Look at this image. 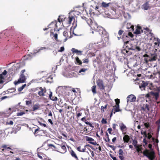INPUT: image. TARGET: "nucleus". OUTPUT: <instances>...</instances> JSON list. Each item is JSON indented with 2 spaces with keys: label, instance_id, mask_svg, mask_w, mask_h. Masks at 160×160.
<instances>
[{
  "label": "nucleus",
  "instance_id": "62",
  "mask_svg": "<svg viewBox=\"0 0 160 160\" xmlns=\"http://www.w3.org/2000/svg\"><path fill=\"white\" fill-rule=\"evenodd\" d=\"M117 126V125L115 124H113L112 125V128L114 130H115L116 129V127Z\"/></svg>",
  "mask_w": 160,
  "mask_h": 160
},
{
  "label": "nucleus",
  "instance_id": "9",
  "mask_svg": "<svg viewBox=\"0 0 160 160\" xmlns=\"http://www.w3.org/2000/svg\"><path fill=\"white\" fill-rule=\"evenodd\" d=\"M148 85V83L147 82L142 81L139 83V88L142 90H144L145 89V88Z\"/></svg>",
  "mask_w": 160,
  "mask_h": 160
},
{
  "label": "nucleus",
  "instance_id": "32",
  "mask_svg": "<svg viewBox=\"0 0 160 160\" xmlns=\"http://www.w3.org/2000/svg\"><path fill=\"white\" fill-rule=\"evenodd\" d=\"M157 56L156 55H153L151 58L150 61H155L157 59Z\"/></svg>",
  "mask_w": 160,
  "mask_h": 160
},
{
  "label": "nucleus",
  "instance_id": "44",
  "mask_svg": "<svg viewBox=\"0 0 160 160\" xmlns=\"http://www.w3.org/2000/svg\"><path fill=\"white\" fill-rule=\"evenodd\" d=\"M2 147L5 149H9L12 150V149L11 148H10L9 147H7V145H3L2 146Z\"/></svg>",
  "mask_w": 160,
  "mask_h": 160
},
{
  "label": "nucleus",
  "instance_id": "31",
  "mask_svg": "<svg viewBox=\"0 0 160 160\" xmlns=\"http://www.w3.org/2000/svg\"><path fill=\"white\" fill-rule=\"evenodd\" d=\"M140 146L139 145H138L137 146H136V147H135V148L136 149L137 151L138 152H141V148L140 147Z\"/></svg>",
  "mask_w": 160,
  "mask_h": 160
},
{
  "label": "nucleus",
  "instance_id": "45",
  "mask_svg": "<svg viewBox=\"0 0 160 160\" xmlns=\"http://www.w3.org/2000/svg\"><path fill=\"white\" fill-rule=\"evenodd\" d=\"M123 32L124 31L123 30H120L118 31V34L119 36H121L123 34Z\"/></svg>",
  "mask_w": 160,
  "mask_h": 160
},
{
  "label": "nucleus",
  "instance_id": "3",
  "mask_svg": "<svg viewBox=\"0 0 160 160\" xmlns=\"http://www.w3.org/2000/svg\"><path fill=\"white\" fill-rule=\"evenodd\" d=\"M144 155L150 160H153L155 158V153L153 151H151L150 152H147L144 154Z\"/></svg>",
  "mask_w": 160,
  "mask_h": 160
},
{
  "label": "nucleus",
  "instance_id": "41",
  "mask_svg": "<svg viewBox=\"0 0 160 160\" xmlns=\"http://www.w3.org/2000/svg\"><path fill=\"white\" fill-rule=\"evenodd\" d=\"M96 86L94 85L92 86V92L94 94L96 93Z\"/></svg>",
  "mask_w": 160,
  "mask_h": 160
},
{
  "label": "nucleus",
  "instance_id": "12",
  "mask_svg": "<svg viewBox=\"0 0 160 160\" xmlns=\"http://www.w3.org/2000/svg\"><path fill=\"white\" fill-rule=\"evenodd\" d=\"M7 71L4 70L1 74H0V84L4 82V77L3 75H5L7 74Z\"/></svg>",
  "mask_w": 160,
  "mask_h": 160
},
{
  "label": "nucleus",
  "instance_id": "36",
  "mask_svg": "<svg viewBox=\"0 0 160 160\" xmlns=\"http://www.w3.org/2000/svg\"><path fill=\"white\" fill-rule=\"evenodd\" d=\"M129 51H127V50L126 49H124L122 51V52L125 55H126L128 54H129L128 53Z\"/></svg>",
  "mask_w": 160,
  "mask_h": 160
},
{
  "label": "nucleus",
  "instance_id": "46",
  "mask_svg": "<svg viewBox=\"0 0 160 160\" xmlns=\"http://www.w3.org/2000/svg\"><path fill=\"white\" fill-rule=\"evenodd\" d=\"M53 101H56L57 100V98L55 96H52V97H51L50 98Z\"/></svg>",
  "mask_w": 160,
  "mask_h": 160
},
{
  "label": "nucleus",
  "instance_id": "6",
  "mask_svg": "<svg viewBox=\"0 0 160 160\" xmlns=\"http://www.w3.org/2000/svg\"><path fill=\"white\" fill-rule=\"evenodd\" d=\"M97 32H98L100 34H102L103 36H106V34H108L104 28L101 26H99L98 28V30H96Z\"/></svg>",
  "mask_w": 160,
  "mask_h": 160
},
{
  "label": "nucleus",
  "instance_id": "2",
  "mask_svg": "<svg viewBox=\"0 0 160 160\" xmlns=\"http://www.w3.org/2000/svg\"><path fill=\"white\" fill-rule=\"evenodd\" d=\"M143 29L145 30L144 32L145 34L148 37L150 40H152L153 38L155 39L156 38H155L154 34L152 33V30L149 29L148 28H143Z\"/></svg>",
  "mask_w": 160,
  "mask_h": 160
},
{
  "label": "nucleus",
  "instance_id": "13",
  "mask_svg": "<svg viewBox=\"0 0 160 160\" xmlns=\"http://www.w3.org/2000/svg\"><path fill=\"white\" fill-rule=\"evenodd\" d=\"M107 68L110 70V72L112 73L113 72V71L116 70V67L114 63H112V64L108 66Z\"/></svg>",
  "mask_w": 160,
  "mask_h": 160
},
{
  "label": "nucleus",
  "instance_id": "53",
  "mask_svg": "<svg viewBox=\"0 0 160 160\" xmlns=\"http://www.w3.org/2000/svg\"><path fill=\"white\" fill-rule=\"evenodd\" d=\"M74 18L73 17L71 16V17H69V23H71V22H72V19Z\"/></svg>",
  "mask_w": 160,
  "mask_h": 160
},
{
  "label": "nucleus",
  "instance_id": "19",
  "mask_svg": "<svg viewBox=\"0 0 160 160\" xmlns=\"http://www.w3.org/2000/svg\"><path fill=\"white\" fill-rule=\"evenodd\" d=\"M98 86L99 87L101 90H104V86L103 85V82L100 81L98 83Z\"/></svg>",
  "mask_w": 160,
  "mask_h": 160
},
{
  "label": "nucleus",
  "instance_id": "1",
  "mask_svg": "<svg viewBox=\"0 0 160 160\" xmlns=\"http://www.w3.org/2000/svg\"><path fill=\"white\" fill-rule=\"evenodd\" d=\"M108 41V35L106 34V36H102L101 39L96 43V46L98 48H103L106 46Z\"/></svg>",
  "mask_w": 160,
  "mask_h": 160
},
{
  "label": "nucleus",
  "instance_id": "24",
  "mask_svg": "<svg viewBox=\"0 0 160 160\" xmlns=\"http://www.w3.org/2000/svg\"><path fill=\"white\" fill-rule=\"evenodd\" d=\"M142 8L144 9L145 10H148L149 8V5L148 2H146L142 5Z\"/></svg>",
  "mask_w": 160,
  "mask_h": 160
},
{
  "label": "nucleus",
  "instance_id": "38",
  "mask_svg": "<svg viewBox=\"0 0 160 160\" xmlns=\"http://www.w3.org/2000/svg\"><path fill=\"white\" fill-rule=\"evenodd\" d=\"M76 62L78 64V65H80L82 64V62L81 60L79 59V58L77 57L76 58Z\"/></svg>",
  "mask_w": 160,
  "mask_h": 160
},
{
  "label": "nucleus",
  "instance_id": "25",
  "mask_svg": "<svg viewBox=\"0 0 160 160\" xmlns=\"http://www.w3.org/2000/svg\"><path fill=\"white\" fill-rule=\"evenodd\" d=\"M88 70V68H83L81 69L78 72L81 73L82 75H84L85 72Z\"/></svg>",
  "mask_w": 160,
  "mask_h": 160
},
{
  "label": "nucleus",
  "instance_id": "59",
  "mask_svg": "<svg viewBox=\"0 0 160 160\" xmlns=\"http://www.w3.org/2000/svg\"><path fill=\"white\" fill-rule=\"evenodd\" d=\"M119 157L121 160H124V157L123 155H119Z\"/></svg>",
  "mask_w": 160,
  "mask_h": 160
},
{
  "label": "nucleus",
  "instance_id": "50",
  "mask_svg": "<svg viewBox=\"0 0 160 160\" xmlns=\"http://www.w3.org/2000/svg\"><path fill=\"white\" fill-rule=\"evenodd\" d=\"M25 114V112H18L17 113V116H21L23 115V114Z\"/></svg>",
  "mask_w": 160,
  "mask_h": 160
},
{
  "label": "nucleus",
  "instance_id": "16",
  "mask_svg": "<svg viewBox=\"0 0 160 160\" xmlns=\"http://www.w3.org/2000/svg\"><path fill=\"white\" fill-rule=\"evenodd\" d=\"M141 109L144 111L146 112H148L149 110V105L147 104L143 105V106L141 107Z\"/></svg>",
  "mask_w": 160,
  "mask_h": 160
},
{
  "label": "nucleus",
  "instance_id": "42",
  "mask_svg": "<svg viewBox=\"0 0 160 160\" xmlns=\"http://www.w3.org/2000/svg\"><path fill=\"white\" fill-rule=\"evenodd\" d=\"M107 104L105 106H104V107L103 106H102L101 107V109L102 111L103 112H104L105 111L104 109L106 110L107 109Z\"/></svg>",
  "mask_w": 160,
  "mask_h": 160
},
{
  "label": "nucleus",
  "instance_id": "20",
  "mask_svg": "<svg viewBox=\"0 0 160 160\" xmlns=\"http://www.w3.org/2000/svg\"><path fill=\"white\" fill-rule=\"evenodd\" d=\"M71 51L73 53H76L78 55H81L82 52V51L78 50L74 48H72L71 49Z\"/></svg>",
  "mask_w": 160,
  "mask_h": 160
},
{
  "label": "nucleus",
  "instance_id": "30",
  "mask_svg": "<svg viewBox=\"0 0 160 160\" xmlns=\"http://www.w3.org/2000/svg\"><path fill=\"white\" fill-rule=\"evenodd\" d=\"M116 12H117V11L116 10H115V11L113 10L112 12V14L113 15H114L115 16V17L114 18V19L118 18L119 16V14L117 15L116 14Z\"/></svg>",
  "mask_w": 160,
  "mask_h": 160
},
{
  "label": "nucleus",
  "instance_id": "22",
  "mask_svg": "<svg viewBox=\"0 0 160 160\" xmlns=\"http://www.w3.org/2000/svg\"><path fill=\"white\" fill-rule=\"evenodd\" d=\"M129 49L131 50H136L138 51H140L141 50V48L140 47L136 46H131V47Z\"/></svg>",
  "mask_w": 160,
  "mask_h": 160
},
{
  "label": "nucleus",
  "instance_id": "23",
  "mask_svg": "<svg viewBox=\"0 0 160 160\" xmlns=\"http://www.w3.org/2000/svg\"><path fill=\"white\" fill-rule=\"evenodd\" d=\"M96 46V43H90L87 46V48L88 49H91L93 48L95 46Z\"/></svg>",
  "mask_w": 160,
  "mask_h": 160
},
{
  "label": "nucleus",
  "instance_id": "7",
  "mask_svg": "<svg viewBox=\"0 0 160 160\" xmlns=\"http://www.w3.org/2000/svg\"><path fill=\"white\" fill-rule=\"evenodd\" d=\"M86 139L87 141L88 142V143L93 145L97 146L99 145L98 144H97L96 141H94V140L92 138L90 137L86 136Z\"/></svg>",
  "mask_w": 160,
  "mask_h": 160
},
{
  "label": "nucleus",
  "instance_id": "61",
  "mask_svg": "<svg viewBox=\"0 0 160 160\" xmlns=\"http://www.w3.org/2000/svg\"><path fill=\"white\" fill-rule=\"evenodd\" d=\"M38 123H39L40 125L42 126H43L44 127H46V124L44 123H42L40 122H38Z\"/></svg>",
  "mask_w": 160,
  "mask_h": 160
},
{
  "label": "nucleus",
  "instance_id": "10",
  "mask_svg": "<svg viewBox=\"0 0 160 160\" xmlns=\"http://www.w3.org/2000/svg\"><path fill=\"white\" fill-rule=\"evenodd\" d=\"M115 101L117 105L115 106V108L114 109V111L113 112L114 113H115L116 112H119L120 111L119 109V99H115Z\"/></svg>",
  "mask_w": 160,
  "mask_h": 160
},
{
  "label": "nucleus",
  "instance_id": "39",
  "mask_svg": "<svg viewBox=\"0 0 160 160\" xmlns=\"http://www.w3.org/2000/svg\"><path fill=\"white\" fill-rule=\"evenodd\" d=\"M26 86V84H24V85H22V86L21 87H20L18 88V91L20 92L22 91L25 87Z\"/></svg>",
  "mask_w": 160,
  "mask_h": 160
},
{
  "label": "nucleus",
  "instance_id": "8",
  "mask_svg": "<svg viewBox=\"0 0 160 160\" xmlns=\"http://www.w3.org/2000/svg\"><path fill=\"white\" fill-rule=\"evenodd\" d=\"M136 100V97L133 94H131L128 96L127 97V102H134Z\"/></svg>",
  "mask_w": 160,
  "mask_h": 160
},
{
  "label": "nucleus",
  "instance_id": "57",
  "mask_svg": "<svg viewBox=\"0 0 160 160\" xmlns=\"http://www.w3.org/2000/svg\"><path fill=\"white\" fill-rule=\"evenodd\" d=\"M26 103L27 105H28L31 104L32 102L31 101H26Z\"/></svg>",
  "mask_w": 160,
  "mask_h": 160
},
{
  "label": "nucleus",
  "instance_id": "48",
  "mask_svg": "<svg viewBox=\"0 0 160 160\" xmlns=\"http://www.w3.org/2000/svg\"><path fill=\"white\" fill-rule=\"evenodd\" d=\"M87 147H90L92 150H95V149L93 148L92 146H91L89 144H87L84 146V148H85V150H86V148Z\"/></svg>",
  "mask_w": 160,
  "mask_h": 160
},
{
  "label": "nucleus",
  "instance_id": "27",
  "mask_svg": "<svg viewBox=\"0 0 160 160\" xmlns=\"http://www.w3.org/2000/svg\"><path fill=\"white\" fill-rule=\"evenodd\" d=\"M119 127L121 130L122 131H123L124 129L126 128V126L122 123L120 124Z\"/></svg>",
  "mask_w": 160,
  "mask_h": 160
},
{
  "label": "nucleus",
  "instance_id": "56",
  "mask_svg": "<svg viewBox=\"0 0 160 160\" xmlns=\"http://www.w3.org/2000/svg\"><path fill=\"white\" fill-rule=\"evenodd\" d=\"M144 125L145 126V127L147 128H148L150 126L149 124L147 122L145 123L144 124Z\"/></svg>",
  "mask_w": 160,
  "mask_h": 160
},
{
  "label": "nucleus",
  "instance_id": "17",
  "mask_svg": "<svg viewBox=\"0 0 160 160\" xmlns=\"http://www.w3.org/2000/svg\"><path fill=\"white\" fill-rule=\"evenodd\" d=\"M99 26L98 25V24L96 22H94L93 23H92V24L91 25V26L90 27L92 29L96 31V30H98V28Z\"/></svg>",
  "mask_w": 160,
  "mask_h": 160
},
{
  "label": "nucleus",
  "instance_id": "55",
  "mask_svg": "<svg viewBox=\"0 0 160 160\" xmlns=\"http://www.w3.org/2000/svg\"><path fill=\"white\" fill-rule=\"evenodd\" d=\"M64 50V47H62L60 48V49L58 51V52H62Z\"/></svg>",
  "mask_w": 160,
  "mask_h": 160
},
{
  "label": "nucleus",
  "instance_id": "51",
  "mask_svg": "<svg viewBox=\"0 0 160 160\" xmlns=\"http://www.w3.org/2000/svg\"><path fill=\"white\" fill-rule=\"evenodd\" d=\"M6 124L8 125H12L13 124V122L12 121H8L6 122Z\"/></svg>",
  "mask_w": 160,
  "mask_h": 160
},
{
  "label": "nucleus",
  "instance_id": "15",
  "mask_svg": "<svg viewBox=\"0 0 160 160\" xmlns=\"http://www.w3.org/2000/svg\"><path fill=\"white\" fill-rule=\"evenodd\" d=\"M66 144V143H63L61 145H59L60 146L61 149H62V152H61V153H64L66 152L67 148L65 146Z\"/></svg>",
  "mask_w": 160,
  "mask_h": 160
},
{
  "label": "nucleus",
  "instance_id": "58",
  "mask_svg": "<svg viewBox=\"0 0 160 160\" xmlns=\"http://www.w3.org/2000/svg\"><path fill=\"white\" fill-rule=\"evenodd\" d=\"M88 149L90 152L92 157H94V154L93 152L91 151V150L90 149Z\"/></svg>",
  "mask_w": 160,
  "mask_h": 160
},
{
  "label": "nucleus",
  "instance_id": "47",
  "mask_svg": "<svg viewBox=\"0 0 160 160\" xmlns=\"http://www.w3.org/2000/svg\"><path fill=\"white\" fill-rule=\"evenodd\" d=\"M118 153L119 155H123L124 152L122 149H120L119 150Z\"/></svg>",
  "mask_w": 160,
  "mask_h": 160
},
{
  "label": "nucleus",
  "instance_id": "18",
  "mask_svg": "<svg viewBox=\"0 0 160 160\" xmlns=\"http://www.w3.org/2000/svg\"><path fill=\"white\" fill-rule=\"evenodd\" d=\"M82 121L86 123V124L89 125L90 127H92V128H94V126L92 125V124L91 123L87 121L86 119V117H84L82 118L81 120Z\"/></svg>",
  "mask_w": 160,
  "mask_h": 160
},
{
  "label": "nucleus",
  "instance_id": "29",
  "mask_svg": "<svg viewBox=\"0 0 160 160\" xmlns=\"http://www.w3.org/2000/svg\"><path fill=\"white\" fill-rule=\"evenodd\" d=\"M70 153L72 156V157H74L75 158L76 160H78V158L77 157L76 153L73 150H71L70 152Z\"/></svg>",
  "mask_w": 160,
  "mask_h": 160
},
{
  "label": "nucleus",
  "instance_id": "63",
  "mask_svg": "<svg viewBox=\"0 0 160 160\" xmlns=\"http://www.w3.org/2000/svg\"><path fill=\"white\" fill-rule=\"evenodd\" d=\"M148 147L150 149V150H151V151H153V149L152 148V145L149 144L148 145Z\"/></svg>",
  "mask_w": 160,
  "mask_h": 160
},
{
  "label": "nucleus",
  "instance_id": "37",
  "mask_svg": "<svg viewBox=\"0 0 160 160\" xmlns=\"http://www.w3.org/2000/svg\"><path fill=\"white\" fill-rule=\"evenodd\" d=\"M51 33L53 35V37L57 41L58 40V34L57 33L54 34L53 32H52V31H51Z\"/></svg>",
  "mask_w": 160,
  "mask_h": 160
},
{
  "label": "nucleus",
  "instance_id": "34",
  "mask_svg": "<svg viewBox=\"0 0 160 160\" xmlns=\"http://www.w3.org/2000/svg\"><path fill=\"white\" fill-rule=\"evenodd\" d=\"M109 3H106L105 2H102V6L105 8H106L108 7L109 6Z\"/></svg>",
  "mask_w": 160,
  "mask_h": 160
},
{
  "label": "nucleus",
  "instance_id": "21",
  "mask_svg": "<svg viewBox=\"0 0 160 160\" xmlns=\"http://www.w3.org/2000/svg\"><path fill=\"white\" fill-rule=\"evenodd\" d=\"M40 105L38 104L37 103L33 105L32 108V111H35L36 110L39 109L40 108Z\"/></svg>",
  "mask_w": 160,
  "mask_h": 160
},
{
  "label": "nucleus",
  "instance_id": "54",
  "mask_svg": "<svg viewBox=\"0 0 160 160\" xmlns=\"http://www.w3.org/2000/svg\"><path fill=\"white\" fill-rule=\"evenodd\" d=\"M102 123L103 124H106L107 123V121L106 119L102 118Z\"/></svg>",
  "mask_w": 160,
  "mask_h": 160
},
{
  "label": "nucleus",
  "instance_id": "5",
  "mask_svg": "<svg viewBox=\"0 0 160 160\" xmlns=\"http://www.w3.org/2000/svg\"><path fill=\"white\" fill-rule=\"evenodd\" d=\"M58 24V22L56 21H55L53 22H52L48 26V28H54V31H59V29H57V28L58 26L57 24Z\"/></svg>",
  "mask_w": 160,
  "mask_h": 160
},
{
  "label": "nucleus",
  "instance_id": "52",
  "mask_svg": "<svg viewBox=\"0 0 160 160\" xmlns=\"http://www.w3.org/2000/svg\"><path fill=\"white\" fill-rule=\"evenodd\" d=\"M129 38L127 36V35H125L124 33L123 34V36L122 37V39H123V41H124V42H125V38Z\"/></svg>",
  "mask_w": 160,
  "mask_h": 160
},
{
  "label": "nucleus",
  "instance_id": "60",
  "mask_svg": "<svg viewBox=\"0 0 160 160\" xmlns=\"http://www.w3.org/2000/svg\"><path fill=\"white\" fill-rule=\"evenodd\" d=\"M112 131V129L111 128H109L108 129V132L110 134H111V132Z\"/></svg>",
  "mask_w": 160,
  "mask_h": 160
},
{
  "label": "nucleus",
  "instance_id": "40",
  "mask_svg": "<svg viewBox=\"0 0 160 160\" xmlns=\"http://www.w3.org/2000/svg\"><path fill=\"white\" fill-rule=\"evenodd\" d=\"M137 143L138 142L137 140L134 139L132 140V144L134 145V147L138 146Z\"/></svg>",
  "mask_w": 160,
  "mask_h": 160
},
{
  "label": "nucleus",
  "instance_id": "64",
  "mask_svg": "<svg viewBox=\"0 0 160 160\" xmlns=\"http://www.w3.org/2000/svg\"><path fill=\"white\" fill-rule=\"evenodd\" d=\"M128 35L131 38H132L133 36V34L131 32H129L128 33Z\"/></svg>",
  "mask_w": 160,
  "mask_h": 160
},
{
  "label": "nucleus",
  "instance_id": "26",
  "mask_svg": "<svg viewBox=\"0 0 160 160\" xmlns=\"http://www.w3.org/2000/svg\"><path fill=\"white\" fill-rule=\"evenodd\" d=\"M123 139L125 142L128 143L130 140V138L128 135H125L123 137Z\"/></svg>",
  "mask_w": 160,
  "mask_h": 160
},
{
  "label": "nucleus",
  "instance_id": "33",
  "mask_svg": "<svg viewBox=\"0 0 160 160\" xmlns=\"http://www.w3.org/2000/svg\"><path fill=\"white\" fill-rule=\"evenodd\" d=\"M48 48L45 47H41L39 49H38V50H34V53H37L38 52H39V51H40L41 50H42L44 49H47Z\"/></svg>",
  "mask_w": 160,
  "mask_h": 160
},
{
  "label": "nucleus",
  "instance_id": "11",
  "mask_svg": "<svg viewBox=\"0 0 160 160\" xmlns=\"http://www.w3.org/2000/svg\"><path fill=\"white\" fill-rule=\"evenodd\" d=\"M143 32V29L142 28L141 26L138 25L135 32V33L136 34H139Z\"/></svg>",
  "mask_w": 160,
  "mask_h": 160
},
{
  "label": "nucleus",
  "instance_id": "43",
  "mask_svg": "<svg viewBox=\"0 0 160 160\" xmlns=\"http://www.w3.org/2000/svg\"><path fill=\"white\" fill-rule=\"evenodd\" d=\"M156 39L157 42H155L154 44L156 45H158L159 46L160 44V39L158 38H157Z\"/></svg>",
  "mask_w": 160,
  "mask_h": 160
},
{
  "label": "nucleus",
  "instance_id": "35",
  "mask_svg": "<svg viewBox=\"0 0 160 160\" xmlns=\"http://www.w3.org/2000/svg\"><path fill=\"white\" fill-rule=\"evenodd\" d=\"M87 22L90 26H91V25L92 24V23L94 22H93L92 20L91 19H88L87 20Z\"/></svg>",
  "mask_w": 160,
  "mask_h": 160
},
{
  "label": "nucleus",
  "instance_id": "14",
  "mask_svg": "<svg viewBox=\"0 0 160 160\" xmlns=\"http://www.w3.org/2000/svg\"><path fill=\"white\" fill-rule=\"evenodd\" d=\"M40 91L38 92V94L40 96H45L44 93L46 92V88H44L43 89L42 87H41L39 88Z\"/></svg>",
  "mask_w": 160,
  "mask_h": 160
},
{
  "label": "nucleus",
  "instance_id": "28",
  "mask_svg": "<svg viewBox=\"0 0 160 160\" xmlns=\"http://www.w3.org/2000/svg\"><path fill=\"white\" fill-rule=\"evenodd\" d=\"M77 149L78 151L80 152H84L85 151V148H82L80 146L77 147Z\"/></svg>",
  "mask_w": 160,
  "mask_h": 160
},
{
  "label": "nucleus",
  "instance_id": "49",
  "mask_svg": "<svg viewBox=\"0 0 160 160\" xmlns=\"http://www.w3.org/2000/svg\"><path fill=\"white\" fill-rule=\"evenodd\" d=\"M153 94L156 100H157L158 97V93L157 92H155L153 93Z\"/></svg>",
  "mask_w": 160,
  "mask_h": 160
},
{
  "label": "nucleus",
  "instance_id": "4",
  "mask_svg": "<svg viewBox=\"0 0 160 160\" xmlns=\"http://www.w3.org/2000/svg\"><path fill=\"white\" fill-rule=\"evenodd\" d=\"M26 80V78L25 75L22 74H21L19 79L18 80V81H15L14 82V84L16 85L20 83L24 82Z\"/></svg>",
  "mask_w": 160,
  "mask_h": 160
}]
</instances>
